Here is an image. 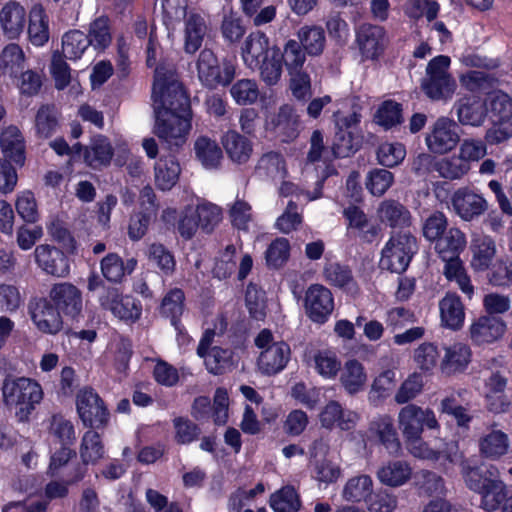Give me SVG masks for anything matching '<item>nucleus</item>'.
<instances>
[{"mask_svg": "<svg viewBox=\"0 0 512 512\" xmlns=\"http://www.w3.org/2000/svg\"><path fill=\"white\" fill-rule=\"evenodd\" d=\"M152 98L154 111L167 110L192 115L189 97L179 82L173 65L156 67Z\"/></svg>", "mask_w": 512, "mask_h": 512, "instance_id": "nucleus-1", "label": "nucleus"}, {"mask_svg": "<svg viewBox=\"0 0 512 512\" xmlns=\"http://www.w3.org/2000/svg\"><path fill=\"white\" fill-rule=\"evenodd\" d=\"M306 52L297 40H288L281 52L282 64L290 77V89L297 100L305 101L311 92V80L307 71Z\"/></svg>", "mask_w": 512, "mask_h": 512, "instance_id": "nucleus-2", "label": "nucleus"}, {"mask_svg": "<svg viewBox=\"0 0 512 512\" xmlns=\"http://www.w3.org/2000/svg\"><path fill=\"white\" fill-rule=\"evenodd\" d=\"M7 406L14 408L20 420H26L43 397L41 386L29 378L6 379L2 386Z\"/></svg>", "mask_w": 512, "mask_h": 512, "instance_id": "nucleus-3", "label": "nucleus"}, {"mask_svg": "<svg viewBox=\"0 0 512 512\" xmlns=\"http://www.w3.org/2000/svg\"><path fill=\"white\" fill-rule=\"evenodd\" d=\"M417 251V241L409 233L391 235L381 251L379 266L393 273H403Z\"/></svg>", "mask_w": 512, "mask_h": 512, "instance_id": "nucleus-4", "label": "nucleus"}, {"mask_svg": "<svg viewBox=\"0 0 512 512\" xmlns=\"http://www.w3.org/2000/svg\"><path fill=\"white\" fill-rule=\"evenodd\" d=\"M255 345L261 349L257 367L264 375L281 372L290 359V347L283 341L275 342L270 330L263 329L255 338Z\"/></svg>", "mask_w": 512, "mask_h": 512, "instance_id": "nucleus-5", "label": "nucleus"}, {"mask_svg": "<svg viewBox=\"0 0 512 512\" xmlns=\"http://www.w3.org/2000/svg\"><path fill=\"white\" fill-rule=\"evenodd\" d=\"M154 113V134L166 143L170 150L183 146L191 130L192 115L167 110H156Z\"/></svg>", "mask_w": 512, "mask_h": 512, "instance_id": "nucleus-6", "label": "nucleus"}, {"mask_svg": "<svg viewBox=\"0 0 512 512\" xmlns=\"http://www.w3.org/2000/svg\"><path fill=\"white\" fill-rule=\"evenodd\" d=\"M450 58L440 55L433 58L427 65L426 76L421 87L432 100H447L456 89V82L448 73Z\"/></svg>", "mask_w": 512, "mask_h": 512, "instance_id": "nucleus-7", "label": "nucleus"}, {"mask_svg": "<svg viewBox=\"0 0 512 512\" xmlns=\"http://www.w3.org/2000/svg\"><path fill=\"white\" fill-rule=\"evenodd\" d=\"M199 81L209 89L229 85L235 77L234 65L223 60L220 62L211 49H203L196 62Z\"/></svg>", "mask_w": 512, "mask_h": 512, "instance_id": "nucleus-8", "label": "nucleus"}, {"mask_svg": "<svg viewBox=\"0 0 512 512\" xmlns=\"http://www.w3.org/2000/svg\"><path fill=\"white\" fill-rule=\"evenodd\" d=\"M398 427L404 440L422 436L424 427L438 429L439 423L433 410L416 404H407L398 413Z\"/></svg>", "mask_w": 512, "mask_h": 512, "instance_id": "nucleus-9", "label": "nucleus"}, {"mask_svg": "<svg viewBox=\"0 0 512 512\" xmlns=\"http://www.w3.org/2000/svg\"><path fill=\"white\" fill-rule=\"evenodd\" d=\"M410 453L419 459L429 460L437 463L444 472H448L454 465L460 462L462 453L457 443H445L441 449H433L422 440V436L405 441Z\"/></svg>", "mask_w": 512, "mask_h": 512, "instance_id": "nucleus-10", "label": "nucleus"}, {"mask_svg": "<svg viewBox=\"0 0 512 512\" xmlns=\"http://www.w3.org/2000/svg\"><path fill=\"white\" fill-rule=\"evenodd\" d=\"M458 125L447 118H438L425 137V143L430 153L443 155L452 151L460 142Z\"/></svg>", "mask_w": 512, "mask_h": 512, "instance_id": "nucleus-11", "label": "nucleus"}, {"mask_svg": "<svg viewBox=\"0 0 512 512\" xmlns=\"http://www.w3.org/2000/svg\"><path fill=\"white\" fill-rule=\"evenodd\" d=\"M76 407L84 426L98 429L107 425L109 412L93 389L84 388L78 392Z\"/></svg>", "mask_w": 512, "mask_h": 512, "instance_id": "nucleus-12", "label": "nucleus"}, {"mask_svg": "<svg viewBox=\"0 0 512 512\" xmlns=\"http://www.w3.org/2000/svg\"><path fill=\"white\" fill-rule=\"evenodd\" d=\"M305 312L314 323H325L334 310V300L331 291L323 285H311L304 298Z\"/></svg>", "mask_w": 512, "mask_h": 512, "instance_id": "nucleus-13", "label": "nucleus"}, {"mask_svg": "<svg viewBox=\"0 0 512 512\" xmlns=\"http://www.w3.org/2000/svg\"><path fill=\"white\" fill-rule=\"evenodd\" d=\"M49 301L66 317L76 319L82 312V292L72 283L54 284L49 292Z\"/></svg>", "mask_w": 512, "mask_h": 512, "instance_id": "nucleus-14", "label": "nucleus"}, {"mask_svg": "<svg viewBox=\"0 0 512 512\" xmlns=\"http://www.w3.org/2000/svg\"><path fill=\"white\" fill-rule=\"evenodd\" d=\"M506 329V323L500 317L480 315L469 327V338L475 345L492 344L504 336Z\"/></svg>", "mask_w": 512, "mask_h": 512, "instance_id": "nucleus-15", "label": "nucleus"}, {"mask_svg": "<svg viewBox=\"0 0 512 512\" xmlns=\"http://www.w3.org/2000/svg\"><path fill=\"white\" fill-rule=\"evenodd\" d=\"M451 204L455 213L464 221H472L488 209L486 199L467 187H461L453 193Z\"/></svg>", "mask_w": 512, "mask_h": 512, "instance_id": "nucleus-16", "label": "nucleus"}, {"mask_svg": "<svg viewBox=\"0 0 512 512\" xmlns=\"http://www.w3.org/2000/svg\"><path fill=\"white\" fill-rule=\"evenodd\" d=\"M34 258L38 267L46 274L64 278L70 273L68 257L58 248L48 245H38L34 250Z\"/></svg>", "mask_w": 512, "mask_h": 512, "instance_id": "nucleus-17", "label": "nucleus"}, {"mask_svg": "<svg viewBox=\"0 0 512 512\" xmlns=\"http://www.w3.org/2000/svg\"><path fill=\"white\" fill-rule=\"evenodd\" d=\"M102 307L121 320L135 322L142 313L141 304L131 296H122L115 288L108 289L100 298Z\"/></svg>", "mask_w": 512, "mask_h": 512, "instance_id": "nucleus-18", "label": "nucleus"}, {"mask_svg": "<svg viewBox=\"0 0 512 512\" xmlns=\"http://www.w3.org/2000/svg\"><path fill=\"white\" fill-rule=\"evenodd\" d=\"M493 422L478 439L479 453L483 458L498 460L509 452V436Z\"/></svg>", "mask_w": 512, "mask_h": 512, "instance_id": "nucleus-19", "label": "nucleus"}, {"mask_svg": "<svg viewBox=\"0 0 512 512\" xmlns=\"http://www.w3.org/2000/svg\"><path fill=\"white\" fill-rule=\"evenodd\" d=\"M368 438L379 442L389 454L396 455L401 450V443L394 427L393 419L389 415L374 418L368 427Z\"/></svg>", "mask_w": 512, "mask_h": 512, "instance_id": "nucleus-20", "label": "nucleus"}, {"mask_svg": "<svg viewBox=\"0 0 512 512\" xmlns=\"http://www.w3.org/2000/svg\"><path fill=\"white\" fill-rule=\"evenodd\" d=\"M31 318L36 327L48 334H56L63 327V320L57 308L45 298L30 304Z\"/></svg>", "mask_w": 512, "mask_h": 512, "instance_id": "nucleus-21", "label": "nucleus"}, {"mask_svg": "<svg viewBox=\"0 0 512 512\" xmlns=\"http://www.w3.org/2000/svg\"><path fill=\"white\" fill-rule=\"evenodd\" d=\"M184 24V50L188 54H194L209 33V24L205 15L195 11L185 13Z\"/></svg>", "mask_w": 512, "mask_h": 512, "instance_id": "nucleus-22", "label": "nucleus"}, {"mask_svg": "<svg viewBox=\"0 0 512 512\" xmlns=\"http://www.w3.org/2000/svg\"><path fill=\"white\" fill-rule=\"evenodd\" d=\"M356 41L366 59H376L386 45L385 30L381 26L362 24L357 30Z\"/></svg>", "mask_w": 512, "mask_h": 512, "instance_id": "nucleus-23", "label": "nucleus"}, {"mask_svg": "<svg viewBox=\"0 0 512 512\" xmlns=\"http://www.w3.org/2000/svg\"><path fill=\"white\" fill-rule=\"evenodd\" d=\"M0 148L3 159L23 166L25 163V141L21 131L16 126L5 128L0 134Z\"/></svg>", "mask_w": 512, "mask_h": 512, "instance_id": "nucleus-24", "label": "nucleus"}, {"mask_svg": "<svg viewBox=\"0 0 512 512\" xmlns=\"http://www.w3.org/2000/svg\"><path fill=\"white\" fill-rule=\"evenodd\" d=\"M273 48L270 47L269 39L263 32H252L242 45L243 61L249 68L255 69Z\"/></svg>", "mask_w": 512, "mask_h": 512, "instance_id": "nucleus-25", "label": "nucleus"}, {"mask_svg": "<svg viewBox=\"0 0 512 512\" xmlns=\"http://www.w3.org/2000/svg\"><path fill=\"white\" fill-rule=\"evenodd\" d=\"M221 143L228 158L236 164H245L253 153V144L245 136L235 130L227 131L221 138Z\"/></svg>", "mask_w": 512, "mask_h": 512, "instance_id": "nucleus-26", "label": "nucleus"}, {"mask_svg": "<svg viewBox=\"0 0 512 512\" xmlns=\"http://www.w3.org/2000/svg\"><path fill=\"white\" fill-rule=\"evenodd\" d=\"M0 23L4 34L9 39L17 38L26 23V11L18 2L6 3L0 11Z\"/></svg>", "mask_w": 512, "mask_h": 512, "instance_id": "nucleus-27", "label": "nucleus"}, {"mask_svg": "<svg viewBox=\"0 0 512 512\" xmlns=\"http://www.w3.org/2000/svg\"><path fill=\"white\" fill-rule=\"evenodd\" d=\"M340 384L344 390L355 395L364 390L368 377L364 365L357 359L347 360L340 369Z\"/></svg>", "mask_w": 512, "mask_h": 512, "instance_id": "nucleus-28", "label": "nucleus"}, {"mask_svg": "<svg viewBox=\"0 0 512 512\" xmlns=\"http://www.w3.org/2000/svg\"><path fill=\"white\" fill-rule=\"evenodd\" d=\"M440 317L443 325L452 330L460 329L464 324L465 309L458 295L447 293L439 302Z\"/></svg>", "mask_w": 512, "mask_h": 512, "instance_id": "nucleus-29", "label": "nucleus"}, {"mask_svg": "<svg viewBox=\"0 0 512 512\" xmlns=\"http://www.w3.org/2000/svg\"><path fill=\"white\" fill-rule=\"evenodd\" d=\"M270 123L275 132L284 137L285 142L295 139L299 134V116L290 105L281 106L277 114L271 118Z\"/></svg>", "mask_w": 512, "mask_h": 512, "instance_id": "nucleus-30", "label": "nucleus"}, {"mask_svg": "<svg viewBox=\"0 0 512 512\" xmlns=\"http://www.w3.org/2000/svg\"><path fill=\"white\" fill-rule=\"evenodd\" d=\"M466 246L465 234L458 228L452 227L437 239L435 250L442 260L459 258V253Z\"/></svg>", "mask_w": 512, "mask_h": 512, "instance_id": "nucleus-31", "label": "nucleus"}, {"mask_svg": "<svg viewBox=\"0 0 512 512\" xmlns=\"http://www.w3.org/2000/svg\"><path fill=\"white\" fill-rule=\"evenodd\" d=\"M180 171V165L174 157H161L154 166L157 188L162 191L170 190L177 183Z\"/></svg>", "mask_w": 512, "mask_h": 512, "instance_id": "nucleus-32", "label": "nucleus"}, {"mask_svg": "<svg viewBox=\"0 0 512 512\" xmlns=\"http://www.w3.org/2000/svg\"><path fill=\"white\" fill-rule=\"evenodd\" d=\"M456 111L462 125L480 126L485 120L487 109L479 99L467 97L456 103Z\"/></svg>", "mask_w": 512, "mask_h": 512, "instance_id": "nucleus-33", "label": "nucleus"}, {"mask_svg": "<svg viewBox=\"0 0 512 512\" xmlns=\"http://www.w3.org/2000/svg\"><path fill=\"white\" fill-rule=\"evenodd\" d=\"M471 359L469 346L463 343H454L445 348V355L441 362V370L445 374H454L463 371Z\"/></svg>", "mask_w": 512, "mask_h": 512, "instance_id": "nucleus-34", "label": "nucleus"}, {"mask_svg": "<svg viewBox=\"0 0 512 512\" xmlns=\"http://www.w3.org/2000/svg\"><path fill=\"white\" fill-rule=\"evenodd\" d=\"M457 464L461 467V475L467 488L478 494L489 484L488 482H491L495 477L491 469L473 466L468 461L463 460V457Z\"/></svg>", "mask_w": 512, "mask_h": 512, "instance_id": "nucleus-35", "label": "nucleus"}, {"mask_svg": "<svg viewBox=\"0 0 512 512\" xmlns=\"http://www.w3.org/2000/svg\"><path fill=\"white\" fill-rule=\"evenodd\" d=\"M412 469L405 461H390L383 465L377 472L381 483L390 487H398L405 484L411 477Z\"/></svg>", "mask_w": 512, "mask_h": 512, "instance_id": "nucleus-36", "label": "nucleus"}, {"mask_svg": "<svg viewBox=\"0 0 512 512\" xmlns=\"http://www.w3.org/2000/svg\"><path fill=\"white\" fill-rule=\"evenodd\" d=\"M113 156V148L107 138L98 136L92 139L84 153L85 162L92 168L107 166Z\"/></svg>", "mask_w": 512, "mask_h": 512, "instance_id": "nucleus-37", "label": "nucleus"}, {"mask_svg": "<svg viewBox=\"0 0 512 512\" xmlns=\"http://www.w3.org/2000/svg\"><path fill=\"white\" fill-rule=\"evenodd\" d=\"M185 310V293L180 288L170 289L162 298L159 312L160 314L170 319L173 326H177L180 317Z\"/></svg>", "mask_w": 512, "mask_h": 512, "instance_id": "nucleus-38", "label": "nucleus"}, {"mask_svg": "<svg viewBox=\"0 0 512 512\" xmlns=\"http://www.w3.org/2000/svg\"><path fill=\"white\" fill-rule=\"evenodd\" d=\"M378 214L381 221L391 227H405L410 225L411 214L409 210L398 201H383L378 208Z\"/></svg>", "mask_w": 512, "mask_h": 512, "instance_id": "nucleus-39", "label": "nucleus"}, {"mask_svg": "<svg viewBox=\"0 0 512 512\" xmlns=\"http://www.w3.org/2000/svg\"><path fill=\"white\" fill-rule=\"evenodd\" d=\"M470 169L471 164H467L459 154L440 158L435 163V171L439 176L450 181L463 178Z\"/></svg>", "mask_w": 512, "mask_h": 512, "instance_id": "nucleus-40", "label": "nucleus"}, {"mask_svg": "<svg viewBox=\"0 0 512 512\" xmlns=\"http://www.w3.org/2000/svg\"><path fill=\"white\" fill-rule=\"evenodd\" d=\"M373 491V481L368 475H359L350 478L345 484L342 497L353 503L366 501Z\"/></svg>", "mask_w": 512, "mask_h": 512, "instance_id": "nucleus-41", "label": "nucleus"}, {"mask_svg": "<svg viewBox=\"0 0 512 512\" xmlns=\"http://www.w3.org/2000/svg\"><path fill=\"white\" fill-rule=\"evenodd\" d=\"M79 454L84 465L96 464L104 457V444L99 433L93 430H88L84 433Z\"/></svg>", "mask_w": 512, "mask_h": 512, "instance_id": "nucleus-42", "label": "nucleus"}, {"mask_svg": "<svg viewBox=\"0 0 512 512\" xmlns=\"http://www.w3.org/2000/svg\"><path fill=\"white\" fill-rule=\"evenodd\" d=\"M479 493L481 495V507L487 512H493L502 508L508 492L503 481L494 477L491 482Z\"/></svg>", "mask_w": 512, "mask_h": 512, "instance_id": "nucleus-43", "label": "nucleus"}, {"mask_svg": "<svg viewBox=\"0 0 512 512\" xmlns=\"http://www.w3.org/2000/svg\"><path fill=\"white\" fill-rule=\"evenodd\" d=\"M282 65L281 51L278 48H273L256 68L259 70L261 80L267 86H275L281 79Z\"/></svg>", "mask_w": 512, "mask_h": 512, "instance_id": "nucleus-44", "label": "nucleus"}, {"mask_svg": "<svg viewBox=\"0 0 512 512\" xmlns=\"http://www.w3.org/2000/svg\"><path fill=\"white\" fill-rule=\"evenodd\" d=\"M298 39L303 50L311 55H320L325 47V32L320 26H304L299 29Z\"/></svg>", "mask_w": 512, "mask_h": 512, "instance_id": "nucleus-45", "label": "nucleus"}, {"mask_svg": "<svg viewBox=\"0 0 512 512\" xmlns=\"http://www.w3.org/2000/svg\"><path fill=\"white\" fill-rule=\"evenodd\" d=\"M28 35L30 41L41 46L49 39L48 19L41 6H34L29 14Z\"/></svg>", "mask_w": 512, "mask_h": 512, "instance_id": "nucleus-46", "label": "nucleus"}, {"mask_svg": "<svg viewBox=\"0 0 512 512\" xmlns=\"http://www.w3.org/2000/svg\"><path fill=\"white\" fill-rule=\"evenodd\" d=\"M195 153L198 160L206 168H217L223 158L222 150L216 141L201 136L195 141Z\"/></svg>", "mask_w": 512, "mask_h": 512, "instance_id": "nucleus-47", "label": "nucleus"}, {"mask_svg": "<svg viewBox=\"0 0 512 512\" xmlns=\"http://www.w3.org/2000/svg\"><path fill=\"white\" fill-rule=\"evenodd\" d=\"M25 67V55L19 45L11 43L0 54V69L10 77H16Z\"/></svg>", "mask_w": 512, "mask_h": 512, "instance_id": "nucleus-48", "label": "nucleus"}, {"mask_svg": "<svg viewBox=\"0 0 512 512\" xmlns=\"http://www.w3.org/2000/svg\"><path fill=\"white\" fill-rule=\"evenodd\" d=\"M89 46L87 35L80 30H70L62 36V54L67 59H80Z\"/></svg>", "mask_w": 512, "mask_h": 512, "instance_id": "nucleus-49", "label": "nucleus"}, {"mask_svg": "<svg viewBox=\"0 0 512 512\" xmlns=\"http://www.w3.org/2000/svg\"><path fill=\"white\" fill-rule=\"evenodd\" d=\"M256 173L260 177L271 179H283L286 175L285 161L281 154L268 152L259 159L256 166Z\"/></svg>", "mask_w": 512, "mask_h": 512, "instance_id": "nucleus-50", "label": "nucleus"}, {"mask_svg": "<svg viewBox=\"0 0 512 512\" xmlns=\"http://www.w3.org/2000/svg\"><path fill=\"white\" fill-rule=\"evenodd\" d=\"M193 209L199 222L200 230L206 234L212 233L222 220L221 208L211 202H200Z\"/></svg>", "mask_w": 512, "mask_h": 512, "instance_id": "nucleus-51", "label": "nucleus"}, {"mask_svg": "<svg viewBox=\"0 0 512 512\" xmlns=\"http://www.w3.org/2000/svg\"><path fill=\"white\" fill-rule=\"evenodd\" d=\"M147 257L162 274L171 276L176 269L174 255L161 243H152L147 248Z\"/></svg>", "mask_w": 512, "mask_h": 512, "instance_id": "nucleus-52", "label": "nucleus"}, {"mask_svg": "<svg viewBox=\"0 0 512 512\" xmlns=\"http://www.w3.org/2000/svg\"><path fill=\"white\" fill-rule=\"evenodd\" d=\"M90 45L98 51H104L112 42L109 19L105 16L96 18L86 34Z\"/></svg>", "mask_w": 512, "mask_h": 512, "instance_id": "nucleus-53", "label": "nucleus"}, {"mask_svg": "<svg viewBox=\"0 0 512 512\" xmlns=\"http://www.w3.org/2000/svg\"><path fill=\"white\" fill-rule=\"evenodd\" d=\"M360 144V138L355 136L352 130L341 127L335 133L331 149L335 158H345L354 154L359 149Z\"/></svg>", "mask_w": 512, "mask_h": 512, "instance_id": "nucleus-54", "label": "nucleus"}, {"mask_svg": "<svg viewBox=\"0 0 512 512\" xmlns=\"http://www.w3.org/2000/svg\"><path fill=\"white\" fill-rule=\"evenodd\" d=\"M57 111L53 105H42L35 116V128L37 136L47 139L57 130Z\"/></svg>", "mask_w": 512, "mask_h": 512, "instance_id": "nucleus-55", "label": "nucleus"}, {"mask_svg": "<svg viewBox=\"0 0 512 512\" xmlns=\"http://www.w3.org/2000/svg\"><path fill=\"white\" fill-rule=\"evenodd\" d=\"M496 253L495 242L488 236L479 237L473 242L472 264L480 270L488 268Z\"/></svg>", "mask_w": 512, "mask_h": 512, "instance_id": "nucleus-56", "label": "nucleus"}, {"mask_svg": "<svg viewBox=\"0 0 512 512\" xmlns=\"http://www.w3.org/2000/svg\"><path fill=\"white\" fill-rule=\"evenodd\" d=\"M233 352L230 349H224L218 346L212 347L205 356V365L210 373L215 375L222 374L232 365Z\"/></svg>", "mask_w": 512, "mask_h": 512, "instance_id": "nucleus-57", "label": "nucleus"}, {"mask_svg": "<svg viewBox=\"0 0 512 512\" xmlns=\"http://www.w3.org/2000/svg\"><path fill=\"white\" fill-rule=\"evenodd\" d=\"M316 371L324 378L333 379L341 369L337 355L330 350L317 351L313 356Z\"/></svg>", "mask_w": 512, "mask_h": 512, "instance_id": "nucleus-58", "label": "nucleus"}, {"mask_svg": "<svg viewBox=\"0 0 512 512\" xmlns=\"http://www.w3.org/2000/svg\"><path fill=\"white\" fill-rule=\"evenodd\" d=\"M270 505L275 512H297L300 500L294 487L286 486L271 496Z\"/></svg>", "mask_w": 512, "mask_h": 512, "instance_id": "nucleus-59", "label": "nucleus"}, {"mask_svg": "<svg viewBox=\"0 0 512 512\" xmlns=\"http://www.w3.org/2000/svg\"><path fill=\"white\" fill-rule=\"evenodd\" d=\"M246 307L250 316L258 321L264 320L266 317V299L265 292L250 283L246 288L245 294Z\"/></svg>", "mask_w": 512, "mask_h": 512, "instance_id": "nucleus-60", "label": "nucleus"}, {"mask_svg": "<svg viewBox=\"0 0 512 512\" xmlns=\"http://www.w3.org/2000/svg\"><path fill=\"white\" fill-rule=\"evenodd\" d=\"M290 256V243L288 239L276 238L267 248L265 252L266 263L269 267H282Z\"/></svg>", "mask_w": 512, "mask_h": 512, "instance_id": "nucleus-61", "label": "nucleus"}, {"mask_svg": "<svg viewBox=\"0 0 512 512\" xmlns=\"http://www.w3.org/2000/svg\"><path fill=\"white\" fill-rule=\"evenodd\" d=\"M488 101L490 112L497 122H505L511 118L512 98L508 94L494 91L489 95Z\"/></svg>", "mask_w": 512, "mask_h": 512, "instance_id": "nucleus-62", "label": "nucleus"}, {"mask_svg": "<svg viewBox=\"0 0 512 512\" xmlns=\"http://www.w3.org/2000/svg\"><path fill=\"white\" fill-rule=\"evenodd\" d=\"M394 182L393 174L386 170L376 168L368 173L366 187L374 196H382L392 186Z\"/></svg>", "mask_w": 512, "mask_h": 512, "instance_id": "nucleus-63", "label": "nucleus"}, {"mask_svg": "<svg viewBox=\"0 0 512 512\" xmlns=\"http://www.w3.org/2000/svg\"><path fill=\"white\" fill-rule=\"evenodd\" d=\"M232 98L240 105L252 104L259 96L257 83L251 79H241L230 89Z\"/></svg>", "mask_w": 512, "mask_h": 512, "instance_id": "nucleus-64", "label": "nucleus"}]
</instances>
